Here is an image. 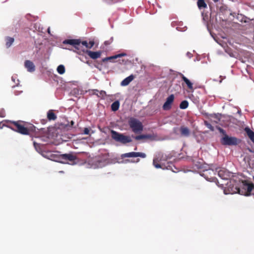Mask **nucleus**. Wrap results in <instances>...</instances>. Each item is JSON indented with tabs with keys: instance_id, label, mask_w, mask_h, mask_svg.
<instances>
[{
	"instance_id": "nucleus-4",
	"label": "nucleus",
	"mask_w": 254,
	"mask_h": 254,
	"mask_svg": "<svg viewBox=\"0 0 254 254\" xmlns=\"http://www.w3.org/2000/svg\"><path fill=\"white\" fill-rule=\"evenodd\" d=\"M9 127L12 130L27 135L29 133V130L24 125V122L22 121H9Z\"/></svg>"
},
{
	"instance_id": "nucleus-29",
	"label": "nucleus",
	"mask_w": 254,
	"mask_h": 254,
	"mask_svg": "<svg viewBox=\"0 0 254 254\" xmlns=\"http://www.w3.org/2000/svg\"><path fill=\"white\" fill-rule=\"evenodd\" d=\"M112 42H113V38H111L110 40L105 41V42H104L105 46H108L110 45L111 44V43H112Z\"/></svg>"
},
{
	"instance_id": "nucleus-5",
	"label": "nucleus",
	"mask_w": 254,
	"mask_h": 254,
	"mask_svg": "<svg viewBox=\"0 0 254 254\" xmlns=\"http://www.w3.org/2000/svg\"><path fill=\"white\" fill-rule=\"evenodd\" d=\"M111 136L112 138L115 141L124 144L132 141V139L129 136L125 135L123 133H120L113 130L111 131Z\"/></svg>"
},
{
	"instance_id": "nucleus-32",
	"label": "nucleus",
	"mask_w": 254,
	"mask_h": 254,
	"mask_svg": "<svg viewBox=\"0 0 254 254\" xmlns=\"http://www.w3.org/2000/svg\"><path fill=\"white\" fill-rule=\"evenodd\" d=\"M212 117H213V118H215L217 120V121H215V122L216 123H217L218 122L220 121V117L218 115L214 114L213 115H212Z\"/></svg>"
},
{
	"instance_id": "nucleus-16",
	"label": "nucleus",
	"mask_w": 254,
	"mask_h": 254,
	"mask_svg": "<svg viewBox=\"0 0 254 254\" xmlns=\"http://www.w3.org/2000/svg\"><path fill=\"white\" fill-rule=\"evenodd\" d=\"M218 175L223 180H227L230 177L229 172L224 170H219L218 172Z\"/></svg>"
},
{
	"instance_id": "nucleus-19",
	"label": "nucleus",
	"mask_w": 254,
	"mask_h": 254,
	"mask_svg": "<svg viewBox=\"0 0 254 254\" xmlns=\"http://www.w3.org/2000/svg\"><path fill=\"white\" fill-rule=\"evenodd\" d=\"M47 118L49 121H55L57 119V116L53 110H50L48 112Z\"/></svg>"
},
{
	"instance_id": "nucleus-30",
	"label": "nucleus",
	"mask_w": 254,
	"mask_h": 254,
	"mask_svg": "<svg viewBox=\"0 0 254 254\" xmlns=\"http://www.w3.org/2000/svg\"><path fill=\"white\" fill-rule=\"evenodd\" d=\"M5 116V111L3 109H1L0 110V117L1 118H4Z\"/></svg>"
},
{
	"instance_id": "nucleus-35",
	"label": "nucleus",
	"mask_w": 254,
	"mask_h": 254,
	"mask_svg": "<svg viewBox=\"0 0 254 254\" xmlns=\"http://www.w3.org/2000/svg\"><path fill=\"white\" fill-rule=\"evenodd\" d=\"M126 162H133L132 161H130L129 160L127 159L125 160Z\"/></svg>"
},
{
	"instance_id": "nucleus-14",
	"label": "nucleus",
	"mask_w": 254,
	"mask_h": 254,
	"mask_svg": "<svg viewBox=\"0 0 254 254\" xmlns=\"http://www.w3.org/2000/svg\"><path fill=\"white\" fill-rule=\"evenodd\" d=\"M180 132L182 136L186 137H189L190 134V129L185 126H181L180 128Z\"/></svg>"
},
{
	"instance_id": "nucleus-37",
	"label": "nucleus",
	"mask_w": 254,
	"mask_h": 254,
	"mask_svg": "<svg viewBox=\"0 0 254 254\" xmlns=\"http://www.w3.org/2000/svg\"><path fill=\"white\" fill-rule=\"evenodd\" d=\"M48 33H49V34H50V28H49L48 29Z\"/></svg>"
},
{
	"instance_id": "nucleus-22",
	"label": "nucleus",
	"mask_w": 254,
	"mask_h": 254,
	"mask_svg": "<svg viewBox=\"0 0 254 254\" xmlns=\"http://www.w3.org/2000/svg\"><path fill=\"white\" fill-rule=\"evenodd\" d=\"M197 4L199 9L205 8L207 7V4L204 0H198Z\"/></svg>"
},
{
	"instance_id": "nucleus-40",
	"label": "nucleus",
	"mask_w": 254,
	"mask_h": 254,
	"mask_svg": "<svg viewBox=\"0 0 254 254\" xmlns=\"http://www.w3.org/2000/svg\"><path fill=\"white\" fill-rule=\"evenodd\" d=\"M32 69H33V71H34L35 69V66L33 65Z\"/></svg>"
},
{
	"instance_id": "nucleus-33",
	"label": "nucleus",
	"mask_w": 254,
	"mask_h": 254,
	"mask_svg": "<svg viewBox=\"0 0 254 254\" xmlns=\"http://www.w3.org/2000/svg\"><path fill=\"white\" fill-rule=\"evenodd\" d=\"M89 129L87 127H85L84 128V130H83V133L84 134H89Z\"/></svg>"
},
{
	"instance_id": "nucleus-9",
	"label": "nucleus",
	"mask_w": 254,
	"mask_h": 254,
	"mask_svg": "<svg viewBox=\"0 0 254 254\" xmlns=\"http://www.w3.org/2000/svg\"><path fill=\"white\" fill-rule=\"evenodd\" d=\"M146 156V154L142 152H131L128 153H126L124 154H122L121 155V158L122 159H124L126 157H140L142 158H145Z\"/></svg>"
},
{
	"instance_id": "nucleus-20",
	"label": "nucleus",
	"mask_w": 254,
	"mask_h": 254,
	"mask_svg": "<svg viewBox=\"0 0 254 254\" xmlns=\"http://www.w3.org/2000/svg\"><path fill=\"white\" fill-rule=\"evenodd\" d=\"M136 140H139L143 139H149L151 136L149 134H141L135 136H132Z\"/></svg>"
},
{
	"instance_id": "nucleus-26",
	"label": "nucleus",
	"mask_w": 254,
	"mask_h": 254,
	"mask_svg": "<svg viewBox=\"0 0 254 254\" xmlns=\"http://www.w3.org/2000/svg\"><path fill=\"white\" fill-rule=\"evenodd\" d=\"M57 71L60 74H63L65 72V68L63 65H60L58 66Z\"/></svg>"
},
{
	"instance_id": "nucleus-21",
	"label": "nucleus",
	"mask_w": 254,
	"mask_h": 254,
	"mask_svg": "<svg viewBox=\"0 0 254 254\" xmlns=\"http://www.w3.org/2000/svg\"><path fill=\"white\" fill-rule=\"evenodd\" d=\"M14 41L13 38L10 37H6L5 38L6 46L7 47H10Z\"/></svg>"
},
{
	"instance_id": "nucleus-12",
	"label": "nucleus",
	"mask_w": 254,
	"mask_h": 254,
	"mask_svg": "<svg viewBox=\"0 0 254 254\" xmlns=\"http://www.w3.org/2000/svg\"><path fill=\"white\" fill-rule=\"evenodd\" d=\"M127 56V54L125 53H122L121 54H117L114 55L113 56L108 57L105 58L102 60V62L106 63L107 62H113V60L117 59L118 58L122 57Z\"/></svg>"
},
{
	"instance_id": "nucleus-11",
	"label": "nucleus",
	"mask_w": 254,
	"mask_h": 254,
	"mask_svg": "<svg viewBox=\"0 0 254 254\" xmlns=\"http://www.w3.org/2000/svg\"><path fill=\"white\" fill-rule=\"evenodd\" d=\"M179 75L180 76V77H181L183 81L186 84L189 90V91L190 92H193L194 90V88L193 87V83L188 78H187L183 73L179 72Z\"/></svg>"
},
{
	"instance_id": "nucleus-7",
	"label": "nucleus",
	"mask_w": 254,
	"mask_h": 254,
	"mask_svg": "<svg viewBox=\"0 0 254 254\" xmlns=\"http://www.w3.org/2000/svg\"><path fill=\"white\" fill-rule=\"evenodd\" d=\"M81 51L83 53L87 54L90 58L94 60L99 58L101 57L102 54V52L101 51L93 52L88 50L87 49H75V50H74V52L77 53H80Z\"/></svg>"
},
{
	"instance_id": "nucleus-24",
	"label": "nucleus",
	"mask_w": 254,
	"mask_h": 254,
	"mask_svg": "<svg viewBox=\"0 0 254 254\" xmlns=\"http://www.w3.org/2000/svg\"><path fill=\"white\" fill-rule=\"evenodd\" d=\"M25 67L27 68L28 70L30 72L32 71V62L27 60L25 62Z\"/></svg>"
},
{
	"instance_id": "nucleus-38",
	"label": "nucleus",
	"mask_w": 254,
	"mask_h": 254,
	"mask_svg": "<svg viewBox=\"0 0 254 254\" xmlns=\"http://www.w3.org/2000/svg\"><path fill=\"white\" fill-rule=\"evenodd\" d=\"M32 127H33V132L34 129H35V127L33 125Z\"/></svg>"
},
{
	"instance_id": "nucleus-8",
	"label": "nucleus",
	"mask_w": 254,
	"mask_h": 254,
	"mask_svg": "<svg viewBox=\"0 0 254 254\" xmlns=\"http://www.w3.org/2000/svg\"><path fill=\"white\" fill-rule=\"evenodd\" d=\"M221 143L224 145H236L239 143V140L235 137H230L227 134L221 139Z\"/></svg>"
},
{
	"instance_id": "nucleus-15",
	"label": "nucleus",
	"mask_w": 254,
	"mask_h": 254,
	"mask_svg": "<svg viewBox=\"0 0 254 254\" xmlns=\"http://www.w3.org/2000/svg\"><path fill=\"white\" fill-rule=\"evenodd\" d=\"M61 158L62 159L69 161L71 162H74L77 159L76 156L71 153L62 154L61 155Z\"/></svg>"
},
{
	"instance_id": "nucleus-25",
	"label": "nucleus",
	"mask_w": 254,
	"mask_h": 254,
	"mask_svg": "<svg viewBox=\"0 0 254 254\" xmlns=\"http://www.w3.org/2000/svg\"><path fill=\"white\" fill-rule=\"evenodd\" d=\"M189 106V103L187 100L182 101L180 104V108L181 109H187Z\"/></svg>"
},
{
	"instance_id": "nucleus-39",
	"label": "nucleus",
	"mask_w": 254,
	"mask_h": 254,
	"mask_svg": "<svg viewBox=\"0 0 254 254\" xmlns=\"http://www.w3.org/2000/svg\"><path fill=\"white\" fill-rule=\"evenodd\" d=\"M214 2H217L218 1V0H213Z\"/></svg>"
},
{
	"instance_id": "nucleus-2",
	"label": "nucleus",
	"mask_w": 254,
	"mask_h": 254,
	"mask_svg": "<svg viewBox=\"0 0 254 254\" xmlns=\"http://www.w3.org/2000/svg\"><path fill=\"white\" fill-rule=\"evenodd\" d=\"M63 44L64 45H70L74 48L76 46H79L81 44L85 48H92L95 44V42L93 40H89V42L86 40H82L80 39H66L63 41Z\"/></svg>"
},
{
	"instance_id": "nucleus-34",
	"label": "nucleus",
	"mask_w": 254,
	"mask_h": 254,
	"mask_svg": "<svg viewBox=\"0 0 254 254\" xmlns=\"http://www.w3.org/2000/svg\"><path fill=\"white\" fill-rule=\"evenodd\" d=\"M218 129L219 130V131L221 132V133H222L223 134H224L225 132V131L223 129H222V128L220 127H218Z\"/></svg>"
},
{
	"instance_id": "nucleus-10",
	"label": "nucleus",
	"mask_w": 254,
	"mask_h": 254,
	"mask_svg": "<svg viewBox=\"0 0 254 254\" xmlns=\"http://www.w3.org/2000/svg\"><path fill=\"white\" fill-rule=\"evenodd\" d=\"M174 98L175 97L173 94H171L167 97L166 101L163 106V109L164 110H169L171 108L172 104L174 102Z\"/></svg>"
},
{
	"instance_id": "nucleus-43",
	"label": "nucleus",
	"mask_w": 254,
	"mask_h": 254,
	"mask_svg": "<svg viewBox=\"0 0 254 254\" xmlns=\"http://www.w3.org/2000/svg\"><path fill=\"white\" fill-rule=\"evenodd\" d=\"M253 179H254V176L253 177Z\"/></svg>"
},
{
	"instance_id": "nucleus-31",
	"label": "nucleus",
	"mask_w": 254,
	"mask_h": 254,
	"mask_svg": "<svg viewBox=\"0 0 254 254\" xmlns=\"http://www.w3.org/2000/svg\"><path fill=\"white\" fill-rule=\"evenodd\" d=\"M25 18L29 21H31L32 15L30 13H28L25 15Z\"/></svg>"
},
{
	"instance_id": "nucleus-23",
	"label": "nucleus",
	"mask_w": 254,
	"mask_h": 254,
	"mask_svg": "<svg viewBox=\"0 0 254 254\" xmlns=\"http://www.w3.org/2000/svg\"><path fill=\"white\" fill-rule=\"evenodd\" d=\"M120 107V103L118 101H116L111 105V109L113 111H117Z\"/></svg>"
},
{
	"instance_id": "nucleus-6",
	"label": "nucleus",
	"mask_w": 254,
	"mask_h": 254,
	"mask_svg": "<svg viewBox=\"0 0 254 254\" xmlns=\"http://www.w3.org/2000/svg\"><path fill=\"white\" fill-rule=\"evenodd\" d=\"M128 125L132 131L135 133H140L143 129V126L142 123L134 118H131L129 120Z\"/></svg>"
},
{
	"instance_id": "nucleus-18",
	"label": "nucleus",
	"mask_w": 254,
	"mask_h": 254,
	"mask_svg": "<svg viewBox=\"0 0 254 254\" xmlns=\"http://www.w3.org/2000/svg\"><path fill=\"white\" fill-rule=\"evenodd\" d=\"M249 138L254 143V132L249 127H246L244 129Z\"/></svg>"
},
{
	"instance_id": "nucleus-36",
	"label": "nucleus",
	"mask_w": 254,
	"mask_h": 254,
	"mask_svg": "<svg viewBox=\"0 0 254 254\" xmlns=\"http://www.w3.org/2000/svg\"><path fill=\"white\" fill-rule=\"evenodd\" d=\"M74 124V122L73 121H71V126H72L73 125V124Z\"/></svg>"
},
{
	"instance_id": "nucleus-1",
	"label": "nucleus",
	"mask_w": 254,
	"mask_h": 254,
	"mask_svg": "<svg viewBox=\"0 0 254 254\" xmlns=\"http://www.w3.org/2000/svg\"><path fill=\"white\" fill-rule=\"evenodd\" d=\"M169 158L166 154L162 153H158L153 160V164L156 168H161L162 169H169L170 165L166 166L165 162L167 161Z\"/></svg>"
},
{
	"instance_id": "nucleus-41",
	"label": "nucleus",
	"mask_w": 254,
	"mask_h": 254,
	"mask_svg": "<svg viewBox=\"0 0 254 254\" xmlns=\"http://www.w3.org/2000/svg\"><path fill=\"white\" fill-rule=\"evenodd\" d=\"M139 160H139V159H137V161H136V162H139Z\"/></svg>"
},
{
	"instance_id": "nucleus-27",
	"label": "nucleus",
	"mask_w": 254,
	"mask_h": 254,
	"mask_svg": "<svg viewBox=\"0 0 254 254\" xmlns=\"http://www.w3.org/2000/svg\"><path fill=\"white\" fill-rule=\"evenodd\" d=\"M34 147L35 149L37 150V151L40 153H41L42 152L43 149L42 146L39 145L38 144L36 143V142L33 143Z\"/></svg>"
},
{
	"instance_id": "nucleus-17",
	"label": "nucleus",
	"mask_w": 254,
	"mask_h": 254,
	"mask_svg": "<svg viewBox=\"0 0 254 254\" xmlns=\"http://www.w3.org/2000/svg\"><path fill=\"white\" fill-rule=\"evenodd\" d=\"M134 77L133 75H130L129 76L127 77L125 79H124L122 82H121V85L122 86H127L128 85L131 81H132Z\"/></svg>"
},
{
	"instance_id": "nucleus-28",
	"label": "nucleus",
	"mask_w": 254,
	"mask_h": 254,
	"mask_svg": "<svg viewBox=\"0 0 254 254\" xmlns=\"http://www.w3.org/2000/svg\"><path fill=\"white\" fill-rule=\"evenodd\" d=\"M204 125L206 126V127L210 129L211 131H213L214 130L213 127L210 123H209L208 122L204 121Z\"/></svg>"
},
{
	"instance_id": "nucleus-3",
	"label": "nucleus",
	"mask_w": 254,
	"mask_h": 254,
	"mask_svg": "<svg viewBox=\"0 0 254 254\" xmlns=\"http://www.w3.org/2000/svg\"><path fill=\"white\" fill-rule=\"evenodd\" d=\"M241 188L238 189L239 194L245 196L254 195V184L253 183H250L247 180H243Z\"/></svg>"
},
{
	"instance_id": "nucleus-42",
	"label": "nucleus",
	"mask_w": 254,
	"mask_h": 254,
	"mask_svg": "<svg viewBox=\"0 0 254 254\" xmlns=\"http://www.w3.org/2000/svg\"><path fill=\"white\" fill-rule=\"evenodd\" d=\"M12 80H13V81L14 82V79H13V77H12Z\"/></svg>"
},
{
	"instance_id": "nucleus-13",
	"label": "nucleus",
	"mask_w": 254,
	"mask_h": 254,
	"mask_svg": "<svg viewBox=\"0 0 254 254\" xmlns=\"http://www.w3.org/2000/svg\"><path fill=\"white\" fill-rule=\"evenodd\" d=\"M225 52L227 53L230 57L238 58L240 57L238 52V49H224Z\"/></svg>"
}]
</instances>
